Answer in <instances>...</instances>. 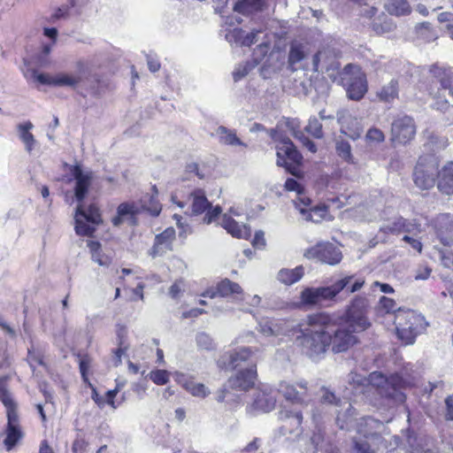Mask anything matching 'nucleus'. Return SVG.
Wrapping results in <instances>:
<instances>
[{"mask_svg":"<svg viewBox=\"0 0 453 453\" xmlns=\"http://www.w3.org/2000/svg\"><path fill=\"white\" fill-rule=\"evenodd\" d=\"M368 300L356 296L339 318L336 326L327 329L330 348L334 353H342L357 342V334L370 327L367 318Z\"/></svg>","mask_w":453,"mask_h":453,"instance_id":"nucleus-1","label":"nucleus"},{"mask_svg":"<svg viewBox=\"0 0 453 453\" xmlns=\"http://www.w3.org/2000/svg\"><path fill=\"white\" fill-rule=\"evenodd\" d=\"M338 319L335 313L318 312L307 317V326L304 328L299 324L296 325V342L312 361H319L325 357L330 348L327 329L336 326Z\"/></svg>","mask_w":453,"mask_h":453,"instance_id":"nucleus-2","label":"nucleus"},{"mask_svg":"<svg viewBox=\"0 0 453 453\" xmlns=\"http://www.w3.org/2000/svg\"><path fill=\"white\" fill-rule=\"evenodd\" d=\"M353 280V276H346L330 286L305 288L301 292L302 303L306 305H322L326 302L334 300L344 289L348 293H355L364 286L365 280L358 279L352 283Z\"/></svg>","mask_w":453,"mask_h":453,"instance_id":"nucleus-3","label":"nucleus"},{"mask_svg":"<svg viewBox=\"0 0 453 453\" xmlns=\"http://www.w3.org/2000/svg\"><path fill=\"white\" fill-rule=\"evenodd\" d=\"M367 388H375L382 397L393 400L395 403H403L406 399L403 392L411 386V381L404 379L402 375L395 373L390 377H385L380 372H372L367 378Z\"/></svg>","mask_w":453,"mask_h":453,"instance_id":"nucleus-4","label":"nucleus"},{"mask_svg":"<svg viewBox=\"0 0 453 453\" xmlns=\"http://www.w3.org/2000/svg\"><path fill=\"white\" fill-rule=\"evenodd\" d=\"M347 383L343 390V404L347 407L343 413H337L336 424L340 429L349 431L356 424V412L349 400L358 394H364L367 389V381L365 376L351 372L347 376Z\"/></svg>","mask_w":453,"mask_h":453,"instance_id":"nucleus-5","label":"nucleus"},{"mask_svg":"<svg viewBox=\"0 0 453 453\" xmlns=\"http://www.w3.org/2000/svg\"><path fill=\"white\" fill-rule=\"evenodd\" d=\"M395 324L398 337L405 344H412L416 337L422 334L428 323L425 317L412 310L398 309L395 315Z\"/></svg>","mask_w":453,"mask_h":453,"instance_id":"nucleus-6","label":"nucleus"},{"mask_svg":"<svg viewBox=\"0 0 453 453\" xmlns=\"http://www.w3.org/2000/svg\"><path fill=\"white\" fill-rule=\"evenodd\" d=\"M439 161L434 155L419 157L413 172L415 185L420 189L432 188L437 180Z\"/></svg>","mask_w":453,"mask_h":453,"instance_id":"nucleus-7","label":"nucleus"},{"mask_svg":"<svg viewBox=\"0 0 453 453\" xmlns=\"http://www.w3.org/2000/svg\"><path fill=\"white\" fill-rule=\"evenodd\" d=\"M279 419L282 424L276 432L277 437H284L287 441H294L301 436L303 432L302 411L283 408L279 412Z\"/></svg>","mask_w":453,"mask_h":453,"instance_id":"nucleus-8","label":"nucleus"},{"mask_svg":"<svg viewBox=\"0 0 453 453\" xmlns=\"http://www.w3.org/2000/svg\"><path fill=\"white\" fill-rule=\"evenodd\" d=\"M257 349L250 347H241L226 351L218 359L217 365L220 369L234 370L247 365H256L253 361V355Z\"/></svg>","mask_w":453,"mask_h":453,"instance_id":"nucleus-9","label":"nucleus"},{"mask_svg":"<svg viewBox=\"0 0 453 453\" xmlns=\"http://www.w3.org/2000/svg\"><path fill=\"white\" fill-rule=\"evenodd\" d=\"M347 96L351 100L359 101L367 92V81L364 73L352 65H348L343 71Z\"/></svg>","mask_w":453,"mask_h":453,"instance_id":"nucleus-10","label":"nucleus"},{"mask_svg":"<svg viewBox=\"0 0 453 453\" xmlns=\"http://www.w3.org/2000/svg\"><path fill=\"white\" fill-rule=\"evenodd\" d=\"M277 390L286 401L295 404L307 405L311 400L308 382L303 379L299 380L296 384L281 380L278 384Z\"/></svg>","mask_w":453,"mask_h":453,"instance_id":"nucleus-11","label":"nucleus"},{"mask_svg":"<svg viewBox=\"0 0 453 453\" xmlns=\"http://www.w3.org/2000/svg\"><path fill=\"white\" fill-rule=\"evenodd\" d=\"M257 330L265 336H294L296 330L294 322L274 318H263L258 321Z\"/></svg>","mask_w":453,"mask_h":453,"instance_id":"nucleus-12","label":"nucleus"},{"mask_svg":"<svg viewBox=\"0 0 453 453\" xmlns=\"http://www.w3.org/2000/svg\"><path fill=\"white\" fill-rule=\"evenodd\" d=\"M416 134L414 119L407 115H398L391 125V141L397 144H406Z\"/></svg>","mask_w":453,"mask_h":453,"instance_id":"nucleus-13","label":"nucleus"},{"mask_svg":"<svg viewBox=\"0 0 453 453\" xmlns=\"http://www.w3.org/2000/svg\"><path fill=\"white\" fill-rule=\"evenodd\" d=\"M17 404L6 409L7 425L5 438L3 441L7 451H11L23 437Z\"/></svg>","mask_w":453,"mask_h":453,"instance_id":"nucleus-14","label":"nucleus"},{"mask_svg":"<svg viewBox=\"0 0 453 453\" xmlns=\"http://www.w3.org/2000/svg\"><path fill=\"white\" fill-rule=\"evenodd\" d=\"M311 419L317 431H314L311 438V447L307 448L305 453H339L332 445L326 443L320 427L321 411L319 407L312 409Z\"/></svg>","mask_w":453,"mask_h":453,"instance_id":"nucleus-15","label":"nucleus"},{"mask_svg":"<svg viewBox=\"0 0 453 453\" xmlns=\"http://www.w3.org/2000/svg\"><path fill=\"white\" fill-rule=\"evenodd\" d=\"M305 256L309 258H318L330 265H337L342 258L341 250L331 242H320L307 250Z\"/></svg>","mask_w":453,"mask_h":453,"instance_id":"nucleus-16","label":"nucleus"},{"mask_svg":"<svg viewBox=\"0 0 453 453\" xmlns=\"http://www.w3.org/2000/svg\"><path fill=\"white\" fill-rule=\"evenodd\" d=\"M365 7L360 11V14L367 18H373L371 27L376 35H382L394 31L395 24L391 18L383 12L375 16L378 9L374 6L368 5L367 4H365Z\"/></svg>","mask_w":453,"mask_h":453,"instance_id":"nucleus-17","label":"nucleus"},{"mask_svg":"<svg viewBox=\"0 0 453 453\" xmlns=\"http://www.w3.org/2000/svg\"><path fill=\"white\" fill-rule=\"evenodd\" d=\"M276 149L277 165L280 166L288 169L291 165H298L303 159L302 155L288 138L280 140Z\"/></svg>","mask_w":453,"mask_h":453,"instance_id":"nucleus-18","label":"nucleus"},{"mask_svg":"<svg viewBox=\"0 0 453 453\" xmlns=\"http://www.w3.org/2000/svg\"><path fill=\"white\" fill-rule=\"evenodd\" d=\"M284 186L287 190L296 191L297 193V197L293 200L295 208L303 216L305 220H312V210L311 209V200L303 194V189L299 182L293 178H288Z\"/></svg>","mask_w":453,"mask_h":453,"instance_id":"nucleus-19","label":"nucleus"},{"mask_svg":"<svg viewBox=\"0 0 453 453\" xmlns=\"http://www.w3.org/2000/svg\"><path fill=\"white\" fill-rule=\"evenodd\" d=\"M269 44L262 42L257 46L252 54V59L239 64L233 72V79L235 82L243 79L249 73L253 70L267 54Z\"/></svg>","mask_w":453,"mask_h":453,"instance_id":"nucleus-20","label":"nucleus"},{"mask_svg":"<svg viewBox=\"0 0 453 453\" xmlns=\"http://www.w3.org/2000/svg\"><path fill=\"white\" fill-rule=\"evenodd\" d=\"M71 173L75 180L74 196L79 203H81L88 192L93 173L89 170L84 171L79 165L72 167Z\"/></svg>","mask_w":453,"mask_h":453,"instance_id":"nucleus-21","label":"nucleus"},{"mask_svg":"<svg viewBox=\"0 0 453 453\" xmlns=\"http://www.w3.org/2000/svg\"><path fill=\"white\" fill-rule=\"evenodd\" d=\"M256 378L257 365H251L245 369H241L234 376L230 377L227 380V385L233 389L247 391L254 386Z\"/></svg>","mask_w":453,"mask_h":453,"instance_id":"nucleus-22","label":"nucleus"},{"mask_svg":"<svg viewBox=\"0 0 453 453\" xmlns=\"http://www.w3.org/2000/svg\"><path fill=\"white\" fill-rule=\"evenodd\" d=\"M434 229L444 246L453 243V216L448 213L438 215L434 220Z\"/></svg>","mask_w":453,"mask_h":453,"instance_id":"nucleus-23","label":"nucleus"},{"mask_svg":"<svg viewBox=\"0 0 453 453\" xmlns=\"http://www.w3.org/2000/svg\"><path fill=\"white\" fill-rule=\"evenodd\" d=\"M174 239V228L167 227L162 233L156 235L154 244L149 250V255L153 258L164 256L167 251L172 250Z\"/></svg>","mask_w":453,"mask_h":453,"instance_id":"nucleus-24","label":"nucleus"},{"mask_svg":"<svg viewBox=\"0 0 453 453\" xmlns=\"http://www.w3.org/2000/svg\"><path fill=\"white\" fill-rule=\"evenodd\" d=\"M416 227L415 221L405 219L402 216H394L383 222L380 227V232L399 234L401 233H411Z\"/></svg>","mask_w":453,"mask_h":453,"instance_id":"nucleus-25","label":"nucleus"},{"mask_svg":"<svg viewBox=\"0 0 453 453\" xmlns=\"http://www.w3.org/2000/svg\"><path fill=\"white\" fill-rule=\"evenodd\" d=\"M116 212V215L111 219L114 226H119L124 223L134 226L136 223V215L139 210L134 203L125 202L117 207Z\"/></svg>","mask_w":453,"mask_h":453,"instance_id":"nucleus-26","label":"nucleus"},{"mask_svg":"<svg viewBox=\"0 0 453 453\" xmlns=\"http://www.w3.org/2000/svg\"><path fill=\"white\" fill-rule=\"evenodd\" d=\"M285 65V56L282 52L272 51L260 68V74L264 79H270L279 73Z\"/></svg>","mask_w":453,"mask_h":453,"instance_id":"nucleus-27","label":"nucleus"},{"mask_svg":"<svg viewBox=\"0 0 453 453\" xmlns=\"http://www.w3.org/2000/svg\"><path fill=\"white\" fill-rule=\"evenodd\" d=\"M40 80L42 81V85L70 88L76 87L81 81V75L67 73H58L55 75L48 74V80L41 76Z\"/></svg>","mask_w":453,"mask_h":453,"instance_id":"nucleus-28","label":"nucleus"},{"mask_svg":"<svg viewBox=\"0 0 453 453\" xmlns=\"http://www.w3.org/2000/svg\"><path fill=\"white\" fill-rule=\"evenodd\" d=\"M221 226L233 237L240 239H248L251 235L250 228L245 225L239 224L230 216L224 214Z\"/></svg>","mask_w":453,"mask_h":453,"instance_id":"nucleus-29","label":"nucleus"},{"mask_svg":"<svg viewBox=\"0 0 453 453\" xmlns=\"http://www.w3.org/2000/svg\"><path fill=\"white\" fill-rule=\"evenodd\" d=\"M437 187L446 195L453 194V162H448L437 176Z\"/></svg>","mask_w":453,"mask_h":453,"instance_id":"nucleus-30","label":"nucleus"},{"mask_svg":"<svg viewBox=\"0 0 453 453\" xmlns=\"http://www.w3.org/2000/svg\"><path fill=\"white\" fill-rule=\"evenodd\" d=\"M33 128L34 125L31 121H26L17 126L19 138L23 142L25 150L28 153H31L37 145V141L31 133Z\"/></svg>","mask_w":453,"mask_h":453,"instance_id":"nucleus-31","label":"nucleus"},{"mask_svg":"<svg viewBox=\"0 0 453 453\" xmlns=\"http://www.w3.org/2000/svg\"><path fill=\"white\" fill-rule=\"evenodd\" d=\"M307 55V47L303 42L293 41L289 44L288 64L292 72L297 68L296 65L303 61Z\"/></svg>","mask_w":453,"mask_h":453,"instance_id":"nucleus-32","label":"nucleus"},{"mask_svg":"<svg viewBox=\"0 0 453 453\" xmlns=\"http://www.w3.org/2000/svg\"><path fill=\"white\" fill-rule=\"evenodd\" d=\"M430 72L437 78L441 84V90L448 92V95L453 98V72L451 69H444L439 66H433Z\"/></svg>","mask_w":453,"mask_h":453,"instance_id":"nucleus-33","label":"nucleus"},{"mask_svg":"<svg viewBox=\"0 0 453 453\" xmlns=\"http://www.w3.org/2000/svg\"><path fill=\"white\" fill-rule=\"evenodd\" d=\"M275 403L276 399L267 388L255 393L253 405L256 409L268 412L275 407Z\"/></svg>","mask_w":453,"mask_h":453,"instance_id":"nucleus-34","label":"nucleus"},{"mask_svg":"<svg viewBox=\"0 0 453 453\" xmlns=\"http://www.w3.org/2000/svg\"><path fill=\"white\" fill-rule=\"evenodd\" d=\"M267 0H238L234 5L235 12L250 15L264 10Z\"/></svg>","mask_w":453,"mask_h":453,"instance_id":"nucleus-35","label":"nucleus"},{"mask_svg":"<svg viewBox=\"0 0 453 453\" xmlns=\"http://www.w3.org/2000/svg\"><path fill=\"white\" fill-rule=\"evenodd\" d=\"M217 134L219 135V139L220 143L235 147L241 146L243 148H247V143L243 142L236 134V131L234 129H229L224 126H220L217 128Z\"/></svg>","mask_w":453,"mask_h":453,"instance_id":"nucleus-36","label":"nucleus"},{"mask_svg":"<svg viewBox=\"0 0 453 453\" xmlns=\"http://www.w3.org/2000/svg\"><path fill=\"white\" fill-rule=\"evenodd\" d=\"M304 273L303 266H296L294 269L282 268L278 272L277 280L284 285L290 286L299 281Z\"/></svg>","mask_w":453,"mask_h":453,"instance_id":"nucleus-37","label":"nucleus"},{"mask_svg":"<svg viewBox=\"0 0 453 453\" xmlns=\"http://www.w3.org/2000/svg\"><path fill=\"white\" fill-rule=\"evenodd\" d=\"M189 199L191 200L192 214H202L211 207V203L206 198L204 192L201 189H196L192 192L189 196Z\"/></svg>","mask_w":453,"mask_h":453,"instance_id":"nucleus-38","label":"nucleus"},{"mask_svg":"<svg viewBox=\"0 0 453 453\" xmlns=\"http://www.w3.org/2000/svg\"><path fill=\"white\" fill-rule=\"evenodd\" d=\"M385 8L389 14L395 16L408 15L411 11L407 0H388Z\"/></svg>","mask_w":453,"mask_h":453,"instance_id":"nucleus-39","label":"nucleus"},{"mask_svg":"<svg viewBox=\"0 0 453 453\" xmlns=\"http://www.w3.org/2000/svg\"><path fill=\"white\" fill-rule=\"evenodd\" d=\"M219 296L227 297L232 295H242L243 293L242 287L229 279L226 278L217 284Z\"/></svg>","mask_w":453,"mask_h":453,"instance_id":"nucleus-40","label":"nucleus"},{"mask_svg":"<svg viewBox=\"0 0 453 453\" xmlns=\"http://www.w3.org/2000/svg\"><path fill=\"white\" fill-rule=\"evenodd\" d=\"M398 81L391 80L387 85H384L378 92L377 96L380 101L391 103L398 96Z\"/></svg>","mask_w":453,"mask_h":453,"instance_id":"nucleus-41","label":"nucleus"},{"mask_svg":"<svg viewBox=\"0 0 453 453\" xmlns=\"http://www.w3.org/2000/svg\"><path fill=\"white\" fill-rule=\"evenodd\" d=\"M76 215H80L83 219L92 225H98L101 222V215L99 210L95 205H89L87 210H84L81 204L76 208Z\"/></svg>","mask_w":453,"mask_h":453,"instance_id":"nucleus-42","label":"nucleus"},{"mask_svg":"<svg viewBox=\"0 0 453 453\" xmlns=\"http://www.w3.org/2000/svg\"><path fill=\"white\" fill-rule=\"evenodd\" d=\"M74 6V1L70 0L69 4H63L53 10L52 13L48 19L50 23H56L58 20L67 19L70 16L71 8Z\"/></svg>","mask_w":453,"mask_h":453,"instance_id":"nucleus-43","label":"nucleus"},{"mask_svg":"<svg viewBox=\"0 0 453 453\" xmlns=\"http://www.w3.org/2000/svg\"><path fill=\"white\" fill-rule=\"evenodd\" d=\"M75 221V232L78 235L81 236H91L96 231L95 225L88 222L86 219H83L80 215L74 216Z\"/></svg>","mask_w":453,"mask_h":453,"instance_id":"nucleus-44","label":"nucleus"},{"mask_svg":"<svg viewBox=\"0 0 453 453\" xmlns=\"http://www.w3.org/2000/svg\"><path fill=\"white\" fill-rule=\"evenodd\" d=\"M7 377L0 376V401L5 407V409L11 408L17 404L13 399L12 394L7 388Z\"/></svg>","mask_w":453,"mask_h":453,"instance_id":"nucleus-45","label":"nucleus"},{"mask_svg":"<svg viewBox=\"0 0 453 453\" xmlns=\"http://www.w3.org/2000/svg\"><path fill=\"white\" fill-rule=\"evenodd\" d=\"M88 246L91 250L92 260L97 263L101 266H109L111 264V258L108 256L102 254L99 250V242H90Z\"/></svg>","mask_w":453,"mask_h":453,"instance_id":"nucleus-46","label":"nucleus"},{"mask_svg":"<svg viewBox=\"0 0 453 453\" xmlns=\"http://www.w3.org/2000/svg\"><path fill=\"white\" fill-rule=\"evenodd\" d=\"M184 387L188 393L196 397L204 398L211 393L209 388L203 383L188 381L185 383Z\"/></svg>","mask_w":453,"mask_h":453,"instance_id":"nucleus-47","label":"nucleus"},{"mask_svg":"<svg viewBox=\"0 0 453 453\" xmlns=\"http://www.w3.org/2000/svg\"><path fill=\"white\" fill-rule=\"evenodd\" d=\"M304 130L316 139H321L324 136L322 124L317 117H311Z\"/></svg>","mask_w":453,"mask_h":453,"instance_id":"nucleus-48","label":"nucleus"},{"mask_svg":"<svg viewBox=\"0 0 453 453\" xmlns=\"http://www.w3.org/2000/svg\"><path fill=\"white\" fill-rule=\"evenodd\" d=\"M415 29L418 36L426 42H431L436 38L429 22L419 23L416 26Z\"/></svg>","mask_w":453,"mask_h":453,"instance_id":"nucleus-49","label":"nucleus"},{"mask_svg":"<svg viewBox=\"0 0 453 453\" xmlns=\"http://www.w3.org/2000/svg\"><path fill=\"white\" fill-rule=\"evenodd\" d=\"M336 152L340 157L348 163H354L351 154V146L346 141H339L336 143Z\"/></svg>","mask_w":453,"mask_h":453,"instance_id":"nucleus-50","label":"nucleus"},{"mask_svg":"<svg viewBox=\"0 0 453 453\" xmlns=\"http://www.w3.org/2000/svg\"><path fill=\"white\" fill-rule=\"evenodd\" d=\"M186 171L188 173H194L199 179L203 180L209 175V169L205 165H200L196 162L187 164Z\"/></svg>","mask_w":453,"mask_h":453,"instance_id":"nucleus-51","label":"nucleus"},{"mask_svg":"<svg viewBox=\"0 0 453 453\" xmlns=\"http://www.w3.org/2000/svg\"><path fill=\"white\" fill-rule=\"evenodd\" d=\"M91 358L88 355L80 356L79 368L81 375L82 381L88 386H91L88 372L91 365Z\"/></svg>","mask_w":453,"mask_h":453,"instance_id":"nucleus-52","label":"nucleus"},{"mask_svg":"<svg viewBox=\"0 0 453 453\" xmlns=\"http://www.w3.org/2000/svg\"><path fill=\"white\" fill-rule=\"evenodd\" d=\"M243 34L244 31L242 28L228 29L225 38L231 45L242 46Z\"/></svg>","mask_w":453,"mask_h":453,"instance_id":"nucleus-53","label":"nucleus"},{"mask_svg":"<svg viewBox=\"0 0 453 453\" xmlns=\"http://www.w3.org/2000/svg\"><path fill=\"white\" fill-rule=\"evenodd\" d=\"M169 376L166 370H156L150 373V379L157 385H165L169 381Z\"/></svg>","mask_w":453,"mask_h":453,"instance_id":"nucleus-54","label":"nucleus"},{"mask_svg":"<svg viewBox=\"0 0 453 453\" xmlns=\"http://www.w3.org/2000/svg\"><path fill=\"white\" fill-rule=\"evenodd\" d=\"M322 395L320 396L321 404H334L342 405V400L338 398L334 392L327 388H322Z\"/></svg>","mask_w":453,"mask_h":453,"instance_id":"nucleus-55","label":"nucleus"},{"mask_svg":"<svg viewBox=\"0 0 453 453\" xmlns=\"http://www.w3.org/2000/svg\"><path fill=\"white\" fill-rule=\"evenodd\" d=\"M440 23H447L446 28L449 37L453 40V13L445 12L438 15Z\"/></svg>","mask_w":453,"mask_h":453,"instance_id":"nucleus-56","label":"nucleus"},{"mask_svg":"<svg viewBox=\"0 0 453 453\" xmlns=\"http://www.w3.org/2000/svg\"><path fill=\"white\" fill-rule=\"evenodd\" d=\"M365 138L370 142L379 143L385 140V135L380 129L372 127L367 131Z\"/></svg>","mask_w":453,"mask_h":453,"instance_id":"nucleus-57","label":"nucleus"},{"mask_svg":"<svg viewBox=\"0 0 453 453\" xmlns=\"http://www.w3.org/2000/svg\"><path fill=\"white\" fill-rule=\"evenodd\" d=\"M197 345L203 349H213V341L206 333H199L196 335Z\"/></svg>","mask_w":453,"mask_h":453,"instance_id":"nucleus-58","label":"nucleus"},{"mask_svg":"<svg viewBox=\"0 0 453 453\" xmlns=\"http://www.w3.org/2000/svg\"><path fill=\"white\" fill-rule=\"evenodd\" d=\"M380 308L387 313L394 312L396 311L395 302L388 297L382 296L379 302Z\"/></svg>","mask_w":453,"mask_h":453,"instance_id":"nucleus-59","label":"nucleus"},{"mask_svg":"<svg viewBox=\"0 0 453 453\" xmlns=\"http://www.w3.org/2000/svg\"><path fill=\"white\" fill-rule=\"evenodd\" d=\"M27 361L33 371L35 369V365H44L42 355L30 349H28Z\"/></svg>","mask_w":453,"mask_h":453,"instance_id":"nucleus-60","label":"nucleus"},{"mask_svg":"<svg viewBox=\"0 0 453 453\" xmlns=\"http://www.w3.org/2000/svg\"><path fill=\"white\" fill-rule=\"evenodd\" d=\"M439 256L441 261V264L445 267H450L453 265V253L445 249L439 250Z\"/></svg>","mask_w":453,"mask_h":453,"instance_id":"nucleus-61","label":"nucleus"},{"mask_svg":"<svg viewBox=\"0 0 453 453\" xmlns=\"http://www.w3.org/2000/svg\"><path fill=\"white\" fill-rule=\"evenodd\" d=\"M119 392V388H115L114 389L108 390L105 393V395H104L105 403L110 405L112 409H117L119 406V404H116L115 400H114L115 396L117 395V394Z\"/></svg>","mask_w":453,"mask_h":453,"instance_id":"nucleus-62","label":"nucleus"},{"mask_svg":"<svg viewBox=\"0 0 453 453\" xmlns=\"http://www.w3.org/2000/svg\"><path fill=\"white\" fill-rule=\"evenodd\" d=\"M445 419L453 421V394L445 398Z\"/></svg>","mask_w":453,"mask_h":453,"instance_id":"nucleus-63","label":"nucleus"},{"mask_svg":"<svg viewBox=\"0 0 453 453\" xmlns=\"http://www.w3.org/2000/svg\"><path fill=\"white\" fill-rule=\"evenodd\" d=\"M221 213V208L219 206H215L211 210H208L204 215L203 221L206 224L211 223Z\"/></svg>","mask_w":453,"mask_h":453,"instance_id":"nucleus-64","label":"nucleus"}]
</instances>
